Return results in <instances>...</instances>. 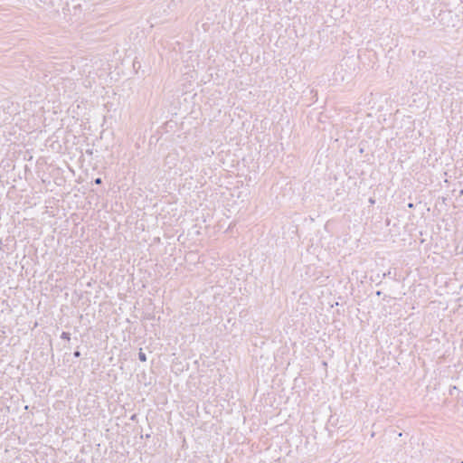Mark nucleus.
I'll list each match as a JSON object with an SVG mask.
<instances>
[{"label": "nucleus", "instance_id": "obj_2", "mask_svg": "<svg viewBox=\"0 0 463 463\" xmlns=\"http://www.w3.org/2000/svg\"><path fill=\"white\" fill-rule=\"evenodd\" d=\"M138 359L141 362H146V354L144 352H142V350H140L139 353H138Z\"/></svg>", "mask_w": 463, "mask_h": 463}, {"label": "nucleus", "instance_id": "obj_7", "mask_svg": "<svg viewBox=\"0 0 463 463\" xmlns=\"http://www.w3.org/2000/svg\"><path fill=\"white\" fill-rule=\"evenodd\" d=\"M376 295H377V296H381V295H382V292H381V291H377V292H376Z\"/></svg>", "mask_w": 463, "mask_h": 463}, {"label": "nucleus", "instance_id": "obj_3", "mask_svg": "<svg viewBox=\"0 0 463 463\" xmlns=\"http://www.w3.org/2000/svg\"><path fill=\"white\" fill-rule=\"evenodd\" d=\"M80 355H81V354H80V352L78 349L74 351L73 356L75 358H79V357H80Z\"/></svg>", "mask_w": 463, "mask_h": 463}, {"label": "nucleus", "instance_id": "obj_1", "mask_svg": "<svg viewBox=\"0 0 463 463\" xmlns=\"http://www.w3.org/2000/svg\"><path fill=\"white\" fill-rule=\"evenodd\" d=\"M61 338L70 341L71 340V334L69 332H62L61 335Z\"/></svg>", "mask_w": 463, "mask_h": 463}, {"label": "nucleus", "instance_id": "obj_4", "mask_svg": "<svg viewBox=\"0 0 463 463\" xmlns=\"http://www.w3.org/2000/svg\"><path fill=\"white\" fill-rule=\"evenodd\" d=\"M94 183H95L96 184H100L102 183V179H101L100 177H98V178H96V179L94 180Z\"/></svg>", "mask_w": 463, "mask_h": 463}, {"label": "nucleus", "instance_id": "obj_6", "mask_svg": "<svg viewBox=\"0 0 463 463\" xmlns=\"http://www.w3.org/2000/svg\"><path fill=\"white\" fill-rule=\"evenodd\" d=\"M2 245H3V242H2V240L0 239V250H2Z\"/></svg>", "mask_w": 463, "mask_h": 463}, {"label": "nucleus", "instance_id": "obj_5", "mask_svg": "<svg viewBox=\"0 0 463 463\" xmlns=\"http://www.w3.org/2000/svg\"><path fill=\"white\" fill-rule=\"evenodd\" d=\"M408 207L409 208H412L413 207V203H408Z\"/></svg>", "mask_w": 463, "mask_h": 463}, {"label": "nucleus", "instance_id": "obj_8", "mask_svg": "<svg viewBox=\"0 0 463 463\" xmlns=\"http://www.w3.org/2000/svg\"><path fill=\"white\" fill-rule=\"evenodd\" d=\"M460 195H463V189L459 193Z\"/></svg>", "mask_w": 463, "mask_h": 463}]
</instances>
